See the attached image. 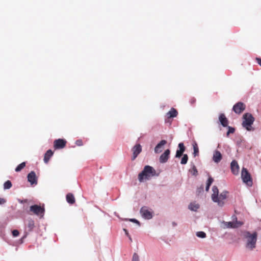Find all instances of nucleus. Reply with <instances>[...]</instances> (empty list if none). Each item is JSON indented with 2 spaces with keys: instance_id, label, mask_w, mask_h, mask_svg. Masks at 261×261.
Returning a JSON list of instances; mask_svg holds the SVG:
<instances>
[{
  "instance_id": "nucleus-1",
  "label": "nucleus",
  "mask_w": 261,
  "mask_h": 261,
  "mask_svg": "<svg viewBox=\"0 0 261 261\" xmlns=\"http://www.w3.org/2000/svg\"><path fill=\"white\" fill-rule=\"evenodd\" d=\"M213 194H212V199L215 202H217L220 206L223 205L224 200L227 197V192L223 191L219 195V190L216 186H213L212 188Z\"/></svg>"
},
{
  "instance_id": "nucleus-2",
  "label": "nucleus",
  "mask_w": 261,
  "mask_h": 261,
  "mask_svg": "<svg viewBox=\"0 0 261 261\" xmlns=\"http://www.w3.org/2000/svg\"><path fill=\"white\" fill-rule=\"evenodd\" d=\"M155 171L150 166H145L141 172L138 175V179L140 182H142L144 179H149L150 177L153 176Z\"/></svg>"
},
{
  "instance_id": "nucleus-3",
  "label": "nucleus",
  "mask_w": 261,
  "mask_h": 261,
  "mask_svg": "<svg viewBox=\"0 0 261 261\" xmlns=\"http://www.w3.org/2000/svg\"><path fill=\"white\" fill-rule=\"evenodd\" d=\"M257 234L256 232L251 234L249 231L245 233V238L247 239L246 247L250 250H253L255 247V244L257 240Z\"/></svg>"
},
{
  "instance_id": "nucleus-4",
  "label": "nucleus",
  "mask_w": 261,
  "mask_h": 261,
  "mask_svg": "<svg viewBox=\"0 0 261 261\" xmlns=\"http://www.w3.org/2000/svg\"><path fill=\"white\" fill-rule=\"evenodd\" d=\"M244 121L242 123V125L247 130H253L254 129L252 127L254 119L252 115L249 113H245L243 115Z\"/></svg>"
},
{
  "instance_id": "nucleus-5",
  "label": "nucleus",
  "mask_w": 261,
  "mask_h": 261,
  "mask_svg": "<svg viewBox=\"0 0 261 261\" xmlns=\"http://www.w3.org/2000/svg\"><path fill=\"white\" fill-rule=\"evenodd\" d=\"M241 177L243 181L248 186H252V180L248 170L245 168H243L241 172Z\"/></svg>"
},
{
  "instance_id": "nucleus-6",
  "label": "nucleus",
  "mask_w": 261,
  "mask_h": 261,
  "mask_svg": "<svg viewBox=\"0 0 261 261\" xmlns=\"http://www.w3.org/2000/svg\"><path fill=\"white\" fill-rule=\"evenodd\" d=\"M30 211L32 212L31 214H34L42 218L45 212L44 208L36 204L32 205L30 207Z\"/></svg>"
},
{
  "instance_id": "nucleus-7",
  "label": "nucleus",
  "mask_w": 261,
  "mask_h": 261,
  "mask_svg": "<svg viewBox=\"0 0 261 261\" xmlns=\"http://www.w3.org/2000/svg\"><path fill=\"white\" fill-rule=\"evenodd\" d=\"M66 143L67 141L65 139H56L54 142V147L55 149H63L66 146Z\"/></svg>"
},
{
  "instance_id": "nucleus-8",
  "label": "nucleus",
  "mask_w": 261,
  "mask_h": 261,
  "mask_svg": "<svg viewBox=\"0 0 261 261\" xmlns=\"http://www.w3.org/2000/svg\"><path fill=\"white\" fill-rule=\"evenodd\" d=\"M245 105L242 102H239L235 104L233 107L234 112L238 114L242 113L245 109Z\"/></svg>"
},
{
  "instance_id": "nucleus-9",
  "label": "nucleus",
  "mask_w": 261,
  "mask_h": 261,
  "mask_svg": "<svg viewBox=\"0 0 261 261\" xmlns=\"http://www.w3.org/2000/svg\"><path fill=\"white\" fill-rule=\"evenodd\" d=\"M140 213L142 217L145 219H150L152 217V213L149 211L145 206H143L141 208Z\"/></svg>"
},
{
  "instance_id": "nucleus-10",
  "label": "nucleus",
  "mask_w": 261,
  "mask_h": 261,
  "mask_svg": "<svg viewBox=\"0 0 261 261\" xmlns=\"http://www.w3.org/2000/svg\"><path fill=\"white\" fill-rule=\"evenodd\" d=\"M28 180L32 185L37 184V178L36 173L34 171H31L28 175Z\"/></svg>"
},
{
  "instance_id": "nucleus-11",
  "label": "nucleus",
  "mask_w": 261,
  "mask_h": 261,
  "mask_svg": "<svg viewBox=\"0 0 261 261\" xmlns=\"http://www.w3.org/2000/svg\"><path fill=\"white\" fill-rule=\"evenodd\" d=\"M230 168L234 175H238L239 172V166L236 160H233L230 164Z\"/></svg>"
},
{
  "instance_id": "nucleus-12",
  "label": "nucleus",
  "mask_w": 261,
  "mask_h": 261,
  "mask_svg": "<svg viewBox=\"0 0 261 261\" xmlns=\"http://www.w3.org/2000/svg\"><path fill=\"white\" fill-rule=\"evenodd\" d=\"M142 147L140 144H138L134 146L132 149L133 152V155L132 157V160H134L138 155L141 152Z\"/></svg>"
},
{
  "instance_id": "nucleus-13",
  "label": "nucleus",
  "mask_w": 261,
  "mask_h": 261,
  "mask_svg": "<svg viewBox=\"0 0 261 261\" xmlns=\"http://www.w3.org/2000/svg\"><path fill=\"white\" fill-rule=\"evenodd\" d=\"M167 144V141L165 140H161L155 147L154 152L156 153H160L162 151L163 146Z\"/></svg>"
},
{
  "instance_id": "nucleus-14",
  "label": "nucleus",
  "mask_w": 261,
  "mask_h": 261,
  "mask_svg": "<svg viewBox=\"0 0 261 261\" xmlns=\"http://www.w3.org/2000/svg\"><path fill=\"white\" fill-rule=\"evenodd\" d=\"M170 153V151L169 149L166 150L165 152L161 154V155L160 157V162L161 163H166L169 157V155Z\"/></svg>"
},
{
  "instance_id": "nucleus-15",
  "label": "nucleus",
  "mask_w": 261,
  "mask_h": 261,
  "mask_svg": "<svg viewBox=\"0 0 261 261\" xmlns=\"http://www.w3.org/2000/svg\"><path fill=\"white\" fill-rule=\"evenodd\" d=\"M242 224V222L238 221L225 223V225L227 228H237L241 226Z\"/></svg>"
},
{
  "instance_id": "nucleus-16",
  "label": "nucleus",
  "mask_w": 261,
  "mask_h": 261,
  "mask_svg": "<svg viewBox=\"0 0 261 261\" xmlns=\"http://www.w3.org/2000/svg\"><path fill=\"white\" fill-rule=\"evenodd\" d=\"M222 159L221 152L218 150H215L213 154V160L216 163H219Z\"/></svg>"
},
{
  "instance_id": "nucleus-17",
  "label": "nucleus",
  "mask_w": 261,
  "mask_h": 261,
  "mask_svg": "<svg viewBox=\"0 0 261 261\" xmlns=\"http://www.w3.org/2000/svg\"><path fill=\"white\" fill-rule=\"evenodd\" d=\"M219 120L221 125L224 127L228 126V121L224 114H221L219 117Z\"/></svg>"
},
{
  "instance_id": "nucleus-18",
  "label": "nucleus",
  "mask_w": 261,
  "mask_h": 261,
  "mask_svg": "<svg viewBox=\"0 0 261 261\" xmlns=\"http://www.w3.org/2000/svg\"><path fill=\"white\" fill-rule=\"evenodd\" d=\"M178 147H179V149H178L176 151V155H175L176 158L180 157L182 155L183 152L185 150V146H184L183 143H179Z\"/></svg>"
},
{
  "instance_id": "nucleus-19",
  "label": "nucleus",
  "mask_w": 261,
  "mask_h": 261,
  "mask_svg": "<svg viewBox=\"0 0 261 261\" xmlns=\"http://www.w3.org/2000/svg\"><path fill=\"white\" fill-rule=\"evenodd\" d=\"M25 226L29 231H32L35 227L34 221L32 219L27 220L25 223Z\"/></svg>"
},
{
  "instance_id": "nucleus-20",
  "label": "nucleus",
  "mask_w": 261,
  "mask_h": 261,
  "mask_svg": "<svg viewBox=\"0 0 261 261\" xmlns=\"http://www.w3.org/2000/svg\"><path fill=\"white\" fill-rule=\"evenodd\" d=\"M53 153H54L53 151L50 149L46 151V152L45 153L44 156V162L46 164L48 163V162L49 161L50 158L53 155Z\"/></svg>"
},
{
  "instance_id": "nucleus-21",
  "label": "nucleus",
  "mask_w": 261,
  "mask_h": 261,
  "mask_svg": "<svg viewBox=\"0 0 261 261\" xmlns=\"http://www.w3.org/2000/svg\"><path fill=\"white\" fill-rule=\"evenodd\" d=\"M178 112L174 108H171V110L167 113L166 115L168 118H174L176 117Z\"/></svg>"
},
{
  "instance_id": "nucleus-22",
  "label": "nucleus",
  "mask_w": 261,
  "mask_h": 261,
  "mask_svg": "<svg viewBox=\"0 0 261 261\" xmlns=\"http://www.w3.org/2000/svg\"><path fill=\"white\" fill-rule=\"evenodd\" d=\"M66 200L67 201L71 204H73L75 203V198L73 195L71 193H68L66 195Z\"/></svg>"
},
{
  "instance_id": "nucleus-23",
  "label": "nucleus",
  "mask_w": 261,
  "mask_h": 261,
  "mask_svg": "<svg viewBox=\"0 0 261 261\" xmlns=\"http://www.w3.org/2000/svg\"><path fill=\"white\" fill-rule=\"evenodd\" d=\"M193 147V154L194 156L199 155V148L197 143L196 142H193L192 144Z\"/></svg>"
},
{
  "instance_id": "nucleus-24",
  "label": "nucleus",
  "mask_w": 261,
  "mask_h": 261,
  "mask_svg": "<svg viewBox=\"0 0 261 261\" xmlns=\"http://www.w3.org/2000/svg\"><path fill=\"white\" fill-rule=\"evenodd\" d=\"M199 208V205L195 202L191 203L189 205V208L193 211H196Z\"/></svg>"
},
{
  "instance_id": "nucleus-25",
  "label": "nucleus",
  "mask_w": 261,
  "mask_h": 261,
  "mask_svg": "<svg viewBox=\"0 0 261 261\" xmlns=\"http://www.w3.org/2000/svg\"><path fill=\"white\" fill-rule=\"evenodd\" d=\"M25 166V163L22 162L19 165H18L17 167L15 168V171L16 172H19L22 169L24 168Z\"/></svg>"
},
{
  "instance_id": "nucleus-26",
  "label": "nucleus",
  "mask_w": 261,
  "mask_h": 261,
  "mask_svg": "<svg viewBox=\"0 0 261 261\" xmlns=\"http://www.w3.org/2000/svg\"><path fill=\"white\" fill-rule=\"evenodd\" d=\"M12 187V183L10 180L6 181L4 185V188L5 189H9Z\"/></svg>"
},
{
  "instance_id": "nucleus-27",
  "label": "nucleus",
  "mask_w": 261,
  "mask_h": 261,
  "mask_svg": "<svg viewBox=\"0 0 261 261\" xmlns=\"http://www.w3.org/2000/svg\"><path fill=\"white\" fill-rule=\"evenodd\" d=\"M192 175L194 176H197L198 175V171L196 169V167L195 165H193L191 169L190 170Z\"/></svg>"
},
{
  "instance_id": "nucleus-28",
  "label": "nucleus",
  "mask_w": 261,
  "mask_h": 261,
  "mask_svg": "<svg viewBox=\"0 0 261 261\" xmlns=\"http://www.w3.org/2000/svg\"><path fill=\"white\" fill-rule=\"evenodd\" d=\"M188 160V156L187 154H185L183 155L180 163L181 164H187Z\"/></svg>"
},
{
  "instance_id": "nucleus-29",
  "label": "nucleus",
  "mask_w": 261,
  "mask_h": 261,
  "mask_svg": "<svg viewBox=\"0 0 261 261\" xmlns=\"http://www.w3.org/2000/svg\"><path fill=\"white\" fill-rule=\"evenodd\" d=\"M196 235L198 237L201 238H204L206 237V233L203 231H198L197 232Z\"/></svg>"
},
{
  "instance_id": "nucleus-30",
  "label": "nucleus",
  "mask_w": 261,
  "mask_h": 261,
  "mask_svg": "<svg viewBox=\"0 0 261 261\" xmlns=\"http://www.w3.org/2000/svg\"><path fill=\"white\" fill-rule=\"evenodd\" d=\"M228 130L227 133V136H228L229 134H233L235 131V129L233 127H231L230 126H228Z\"/></svg>"
},
{
  "instance_id": "nucleus-31",
  "label": "nucleus",
  "mask_w": 261,
  "mask_h": 261,
  "mask_svg": "<svg viewBox=\"0 0 261 261\" xmlns=\"http://www.w3.org/2000/svg\"><path fill=\"white\" fill-rule=\"evenodd\" d=\"M132 261H139V256L136 253H135L133 254Z\"/></svg>"
},
{
  "instance_id": "nucleus-32",
  "label": "nucleus",
  "mask_w": 261,
  "mask_h": 261,
  "mask_svg": "<svg viewBox=\"0 0 261 261\" xmlns=\"http://www.w3.org/2000/svg\"><path fill=\"white\" fill-rule=\"evenodd\" d=\"M213 181H214L213 178L212 177H209V178L207 181L206 185H207L208 186H211V185H212Z\"/></svg>"
},
{
  "instance_id": "nucleus-33",
  "label": "nucleus",
  "mask_w": 261,
  "mask_h": 261,
  "mask_svg": "<svg viewBox=\"0 0 261 261\" xmlns=\"http://www.w3.org/2000/svg\"><path fill=\"white\" fill-rule=\"evenodd\" d=\"M203 191V187L202 186H201L200 187L197 188L196 190V193L197 194H199L201 192Z\"/></svg>"
},
{
  "instance_id": "nucleus-34",
  "label": "nucleus",
  "mask_w": 261,
  "mask_h": 261,
  "mask_svg": "<svg viewBox=\"0 0 261 261\" xmlns=\"http://www.w3.org/2000/svg\"><path fill=\"white\" fill-rule=\"evenodd\" d=\"M19 232L17 230H14L12 231V234L14 237H17L19 235Z\"/></svg>"
},
{
  "instance_id": "nucleus-35",
  "label": "nucleus",
  "mask_w": 261,
  "mask_h": 261,
  "mask_svg": "<svg viewBox=\"0 0 261 261\" xmlns=\"http://www.w3.org/2000/svg\"><path fill=\"white\" fill-rule=\"evenodd\" d=\"M75 144L77 146H82L83 145V142H82V140H77L76 142H75Z\"/></svg>"
},
{
  "instance_id": "nucleus-36",
  "label": "nucleus",
  "mask_w": 261,
  "mask_h": 261,
  "mask_svg": "<svg viewBox=\"0 0 261 261\" xmlns=\"http://www.w3.org/2000/svg\"><path fill=\"white\" fill-rule=\"evenodd\" d=\"M196 102V99L194 97H191L190 99V102L191 105H194Z\"/></svg>"
},
{
  "instance_id": "nucleus-37",
  "label": "nucleus",
  "mask_w": 261,
  "mask_h": 261,
  "mask_svg": "<svg viewBox=\"0 0 261 261\" xmlns=\"http://www.w3.org/2000/svg\"><path fill=\"white\" fill-rule=\"evenodd\" d=\"M6 202V200L3 198L0 197V204H3Z\"/></svg>"
},
{
  "instance_id": "nucleus-38",
  "label": "nucleus",
  "mask_w": 261,
  "mask_h": 261,
  "mask_svg": "<svg viewBox=\"0 0 261 261\" xmlns=\"http://www.w3.org/2000/svg\"><path fill=\"white\" fill-rule=\"evenodd\" d=\"M129 221L131 222L136 223L138 224L139 225H140L139 222L135 219H129Z\"/></svg>"
},
{
  "instance_id": "nucleus-39",
  "label": "nucleus",
  "mask_w": 261,
  "mask_h": 261,
  "mask_svg": "<svg viewBox=\"0 0 261 261\" xmlns=\"http://www.w3.org/2000/svg\"><path fill=\"white\" fill-rule=\"evenodd\" d=\"M256 60L257 63L261 66V58H256Z\"/></svg>"
},
{
  "instance_id": "nucleus-40",
  "label": "nucleus",
  "mask_w": 261,
  "mask_h": 261,
  "mask_svg": "<svg viewBox=\"0 0 261 261\" xmlns=\"http://www.w3.org/2000/svg\"><path fill=\"white\" fill-rule=\"evenodd\" d=\"M124 231H125V234H126L127 236H129V234H128V231H127V230H126V229H124Z\"/></svg>"
},
{
  "instance_id": "nucleus-41",
  "label": "nucleus",
  "mask_w": 261,
  "mask_h": 261,
  "mask_svg": "<svg viewBox=\"0 0 261 261\" xmlns=\"http://www.w3.org/2000/svg\"><path fill=\"white\" fill-rule=\"evenodd\" d=\"M210 187V186H208L207 185H206V188H205V190H206V191H208L209 190Z\"/></svg>"
},
{
  "instance_id": "nucleus-42",
  "label": "nucleus",
  "mask_w": 261,
  "mask_h": 261,
  "mask_svg": "<svg viewBox=\"0 0 261 261\" xmlns=\"http://www.w3.org/2000/svg\"><path fill=\"white\" fill-rule=\"evenodd\" d=\"M128 237H129V240H130V241H132L131 237L129 236H128Z\"/></svg>"
}]
</instances>
